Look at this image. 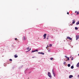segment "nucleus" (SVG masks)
I'll use <instances>...</instances> for the list:
<instances>
[{
  "label": "nucleus",
  "mask_w": 79,
  "mask_h": 79,
  "mask_svg": "<svg viewBox=\"0 0 79 79\" xmlns=\"http://www.w3.org/2000/svg\"><path fill=\"white\" fill-rule=\"evenodd\" d=\"M48 76L50 78H52V76L51 75V73H50V72H48Z\"/></svg>",
  "instance_id": "1"
},
{
  "label": "nucleus",
  "mask_w": 79,
  "mask_h": 79,
  "mask_svg": "<svg viewBox=\"0 0 79 79\" xmlns=\"http://www.w3.org/2000/svg\"><path fill=\"white\" fill-rule=\"evenodd\" d=\"M23 39L24 40H26L27 39V37L26 36H23Z\"/></svg>",
  "instance_id": "2"
},
{
  "label": "nucleus",
  "mask_w": 79,
  "mask_h": 79,
  "mask_svg": "<svg viewBox=\"0 0 79 79\" xmlns=\"http://www.w3.org/2000/svg\"><path fill=\"white\" fill-rule=\"evenodd\" d=\"M46 35H47V34H45L44 35H43V37H44V39H46Z\"/></svg>",
  "instance_id": "3"
},
{
  "label": "nucleus",
  "mask_w": 79,
  "mask_h": 79,
  "mask_svg": "<svg viewBox=\"0 0 79 79\" xmlns=\"http://www.w3.org/2000/svg\"><path fill=\"white\" fill-rule=\"evenodd\" d=\"M32 53H34V52H38V50H35L34 51H32Z\"/></svg>",
  "instance_id": "4"
},
{
  "label": "nucleus",
  "mask_w": 79,
  "mask_h": 79,
  "mask_svg": "<svg viewBox=\"0 0 79 79\" xmlns=\"http://www.w3.org/2000/svg\"><path fill=\"white\" fill-rule=\"evenodd\" d=\"M76 40H77V39H79V35H77L76 36Z\"/></svg>",
  "instance_id": "5"
},
{
  "label": "nucleus",
  "mask_w": 79,
  "mask_h": 79,
  "mask_svg": "<svg viewBox=\"0 0 79 79\" xmlns=\"http://www.w3.org/2000/svg\"><path fill=\"white\" fill-rule=\"evenodd\" d=\"M38 54H41V55H44V53L43 52H38Z\"/></svg>",
  "instance_id": "6"
},
{
  "label": "nucleus",
  "mask_w": 79,
  "mask_h": 79,
  "mask_svg": "<svg viewBox=\"0 0 79 79\" xmlns=\"http://www.w3.org/2000/svg\"><path fill=\"white\" fill-rule=\"evenodd\" d=\"M52 73L54 75V77H55V73H54V72H53V69H52Z\"/></svg>",
  "instance_id": "7"
},
{
  "label": "nucleus",
  "mask_w": 79,
  "mask_h": 79,
  "mask_svg": "<svg viewBox=\"0 0 79 79\" xmlns=\"http://www.w3.org/2000/svg\"><path fill=\"white\" fill-rule=\"evenodd\" d=\"M73 77V76L72 75H70L69 76V78H70V79H71V78H72Z\"/></svg>",
  "instance_id": "8"
},
{
  "label": "nucleus",
  "mask_w": 79,
  "mask_h": 79,
  "mask_svg": "<svg viewBox=\"0 0 79 79\" xmlns=\"http://www.w3.org/2000/svg\"><path fill=\"white\" fill-rule=\"evenodd\" d=\"M72 21V24H74V23H75V20H73Z\"/></svg>",
  "instance_id": "9"
},
{
  "label": "nucleus",
  "mask_w": 79,
  "mask_h": 79,
  "mask_svg": "<svg viewBox=\"0 0 79 79\" xmlns=\"http://www.w3.org/2000/svg\"><path fill=\"white\" fill-rule=\"evenodd\" d=\"M77 67H79V62L77 64Z\"/></svg>",
  "instance_id": "10"
},
{
  "label": "nucleus",
  "mask_w": 79,
  "mask_h": 79,
  "mask_svg": "<svg viewBox=\"0 0 79 79\" xmlns=\"http://www.w3.org/2000/svg\"><path fill=\"white\" fill-rule=\"evenodd\" d=\"M15 56V58H17V57H18V55H15V56Z\"/></svg>",
  "instance_id": "11"
},
{
  "label": "nucleus",
  "mask_w": 79,
  "mask_h": 79,
  "mask_svg": "<svg viewBox=\"0 0 79 79\" xmlns=\"http://www.w3.org/2000/svg\"><path fill=\"white\" fill-rule=\"evenodd\" d=\"M70 66H71V64H68V67H70Z\"/></svg>",
  "instance_id": "12"
},
{
  "label": "nucleus",
  "mask_w": 79,
  "mask_h": 79,
  "mask_svg": "<svg viewBox=\"0 0 79 79\" xmlns=\"http://www.w3.org/2000/svg\"><path fill=\"white\" fill-rule=\"evenodd\" d=\"M74 68V66H71V69H73Z\"/></svg>",
  "instance_id": "13"
},
{
  "label": "nucleus",
  "mask_w": 79,
  "mask_h": 79,
  "mask_svg": "<svg viewBox=\"0 0 79 79\" xmlns=\"http://www.w3.org/2000/svg\"><path fill=\"white\" fill-rule=\"evenodd\" d=\"M78 29V28L77 27H75V30H77Z\"/></svg>",
  "instance_id": "14"
},
{
  "label": "nucleus",
  "mask_w": 79,
  "mask_h": 79,
  "mask_svg": "<svg viewBox=\"0 0 79 79\" xmlns=\"http://www.w3.org/2000/svg\"><path fill=\"white\" fill-rule=\"evenodd\" d=\"M52 45H53V44H49V47H52Z\"/></svg>",
  "instance_id": "15"
},
{
  "label": "nucleus",
  "mask_w": 79,
  "mask_h": 79,
  "mask_svg": "<svg viewBox=\"0 0 79 79\" xmlns=\"http://www.w3.org/2000/svg\"><path fill=\"white\" fill-rule=\"evenodd\" d=\"M48 52H51V49H49L48 50Z\"/></svg>",
  "instance_id": "16"
},
{
  "label": "nucleus",
  "mask_w": 79,
  "mask_h": 79,
  "mask_svg": "<svg viewBox=\"0 0 79 79\" xmlns=\"http://www.w3.org/2000/svg\"><path fill=\"white\" fill-rule=\"evenodd\" d=\"M67 59H68V61H69V57H67Z\"/></svg>",
  "instance_id": "17"
},
{
  "label": "nucleus",
  "mask_w": 79,
  "mask_h": 79,
  "mask_svg": "<svg viewBox=\"0 0 79 79\" xmlns=\"http://www.w3.org/2000/svg\"><path fill=\"white\" fill-rule=\"evenodd\" d=\"M53 59V58H50V60H52Z\"/></svg>",
  "instance_id": "18"
},
{
  "label": "nucleus",
  "mask_w": 79,
  "mask_h": 79,
  "mask_svg": "<svg viewBox=\"0 0 79 79\" xmlns=\"http://www.w3.org/2000/svg\"><path fill=\"white\" fill-rule=\"evenodd\" d=\"M64 65H65V64H66V62H64Z\"/></svg>",
  "instance_id": "19"
},
{
  "label": "nucleus",
  "mask_w": 79,
  "mask_h": 79,
  "mask_svg": "<svg viewBox=\"0 0 79 79\" xmlns=\"http://www.w3.org/2000/svg\"><path fill=\"white\" fill-rule=\"evenodd\" d=\"M29 47H28L27 48V50H29Z\"/></svg>",
  "instance_id": "20"
},
{
  "label": "nucleus",
  "mask_w": 79,
  "mask_h": 79,
  "mask_svg": "<svg viewBox=\"0 0 79 79\" xmlns=\"http://www.w3.org/2000/svg\"><path fill=\"white\" fill-rule=\"evenodd\" d=\"M70 26H72L73 24H70V25L69 24V26H70Z\"/></svg>",
  "instance_id": "21"
},
{
  "label": "nucleus",
  "mask_w": 79,
  "mask_h": 79,
  "mask_svg": "<svg viewBox=\"0 0 79 79\" xmlns=\"http://www.w3.org/2000/svg\"><path fill=\"white\" fill-rule=\"evenodd\" d=\"M9 60L10 61H12V59H10Z\"/></svg>",
  "instance_id": "22"
},
{
  "label": "nucleus",
  "mask_w": 79,
  "mask_h": 79,
  "mask_svg": "<svg viewBox=\"0 0 79 79\" xmlns=\"http://www.w3.org/2000/svg\"><path fill=\"white\" fill-rule=\"evenodd\" d=\"M69 39V40H71L72 39V38H71L70 37Z\"/></svg>",
  "instance_id": "23"
},
{
  "label": "nucleus",
  "mask_w": 79,
  "mask_h": 79,
  "mask_svg": "<svg viewBox=\"0 0 79 79\" xmlns=\"http://www.w3.org/2000/svg\"><path fill=\"white\" fill-rule=\"evenodd\" d=\"M77 15H79V12H77Z\"/></svg>",
  "instance_id": "24"
},
{
  "label": "nucleus",
  "mask_w": 79,
  "mask_h": 79,
  "mask_svg": "<svg viewBox=\"0 0 79 79\" xmlns=\"http://www.w3.org/2000/svg\"><path fill=\"white\" fill-rule=\"evenodd\" d=\"M70 37H67V39H69V38H70Z\"/></svg>",
  "instance_id": "25"
},
{
  "label": "nucleus",
  "mask_w": 79,
  "mask_h": 79,
  "mask_svg": "<svg viewBox=\"0 0 79 79\" xmlns=\"http://www.w3.org/2000/svg\"><path fill=\"white\" fill-rule=\"evenodd\" d=\"M47 40H48L49 38L47 37Z\"/></svg>",
  "instance_id": "26"
},
{
  "label": "nucleus",
  "mask_w": 79,
  "mask_h": 79,
  "mask_svg": "<svg viewBox=\"0 0 79 79\" xmlns=\"http://www.w3.org/2000/svg\"><path fill=\"white\" fill-rule=\"evenodd\" d=\"M15 40H17V38H15Z\"/></svg>",
  "instance_id": "27"
},
{
  "label": "nucleus",
  "mask_w": 79,
  "mask_h": 79,
  "mask_svg": "<svg viewBox=\"0 0 79 79\" xmlns=\"http://www.w3.org/2000/svg\"><path fill=\"white\" fill-rule=\"evenodd\" d=\"M65 58H68V57H67V56H65Z\"/></svg>",
  "instance_id": "28"
},
{
  "label": "nucleus",
  "mask_w": 79,
  "mask_h": 79,
  "mask_svg": "<svg viewBox=\"0 0 79 79\" xmlns=\"http://www.w3.org/2000/svg\"><path fill=\"white\" fill-rule=\"evenodd\" d=\"M67 14L68 15H69V12H67Z\"/></svg>",
  "instance_id": "29"
},
{
  "label": "nucleus",
  "mask_w": 79,
  "mask_h": 79,
  "mask_svg": "<svg viewBox=\"0 0 79 79\" xmlns=\"http://www.w3.org/2000/svg\"><path fill=\"white\" fill-rule=\"evenodd\" d=\"M47 37L49 38V36H48Z\"/></svg>",
  "instance_id": "30"
},
{
  "label": "nucleus",
  "mask_w": 79,
  "mask_h": 79,
  "mask_svg": "<svg viewBox=\"0 0 79 79\" xmlns=\"http://www.w3.org/2000/svg\"><path fill=\"white\" fill-rule=\"evenodd\" d=\"M29 51H30V50H28V51H27V52H29Z\"/></svg>",
  "instance_id": "31"
},
{
  "label": "nucleus",
  "mask_w": 79,
  "mask_h": 79,
  "mask_svg": "<svg viewBox=\"0 0 79 79\" xmlns=\"http://www.w3.org/2000/svg\"><path fill=\"white\" fill-rule=\"evenodd\" d=\"M72 60H73V58H72Z\"/></svg>",
  "instance_id": "32"
},
{
  "label": "nucleus",
  "mask_w": 79,
  "mask_h": 79,
  "mask_svg": "<svg viewBox=\"0 0 79 79\" xmlns=\"http://www.w3.org/2000/svg\"><path fill=\"white\" fill-rule=\"evenodd\" d=\"M77 11H75V13H77Z\"/></svg>",
  "instance_id": "33"
},
{
  "label": "nucleus",
  "mask_w": 79,
  "mask_h": 79,
  "mask_svg": "<svg viewBox=\"0 0 79 79\" xmlns=\"http://www.w3.org/2000/svg\"><path fill=\"white\" fill-rule=\"evenodd\" d=\"M31 50V48H30V50Z\"/></svg>",
  "instance_id": "34"
},
{
  "label": "nucleus",
  "mask_w": 79,
  "mask_h": 79,
  "mask_svg": "<svg viewBox=\"0 0 79 79\" xmlns=\"http://www.w3.org/2000/svg\"><path fill=\"white\" fill-rule=\"evenodd\" d=\"M78 77H79V75H78Z\"/></svg>",
  "instance_id": "35"
},
{
  "label": "nucleus",
  "mask_w": 79,
  "mask_h": 79,
  "mask_svg": "<svg viewBox=\"0 0 79 79\" xmlns=\"http://www.w3.org/2000/svg\"><path fill=\"white\" fill-rule=\"evenodd\" d=\"M71 57H72V56H71Z\"/></svg>",
  "instance_id": "36"
},
{
  "label": "nucleus",
  "mask_w": 79,
  "mask_h": 79,
  "mask_svg": "<svg viewBox=\"0 0 79 79\" xmlns=\"http://www.w3.org/2000/svg\"><path fill=\"white\" fill-rule=\"evenodd\" d=\"M47 48V47H46V48Z\"/></svg>",
  "instance_id": "37"
}]
</instances>
